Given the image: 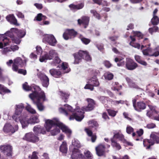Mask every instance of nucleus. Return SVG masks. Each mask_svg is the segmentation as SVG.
<instances>
[{"label":"nucleus","mask_w":159,"mask_h":159,"mask_svg":"<svg viewBox=\"0 0 159 159\" xmlns=\"http://www.w3.org/2000/svg\"><path fill=\"white\" fill-rule=\"evenodd\" d=\"M87 101L88 103L87 106H84L80 109L78 106H77L73 110L71 106L67 104L64 105L63 107H60L59 109V112L66 116L69 115L67 111H70L72 114L70 116L69 120H72L75 119L78 121H81L84 117V111H90L93 110L95 107V101L91 98H87Z\"/></svg>","instance_id":"f257e3e1"},{"label":"nucleus","mask_w":159,"mask_h":159,"mask_svg":"<svg viewBox=\"0 0 159 159\" xmlns=\"http://www.w3.org/2000/svg\"><path fill=\"white\" fill-rule=\"evenodd\" d=\"M25 107L24 104L20 103L15 106L14 114L12 116L13 119L16 122H20L22 125L23 128L27 127L29 124H34L39 122V115H33L29 118H26V116L24 113H22Z\"/></svg>","instance_id":"f03ea898"},{"label":"nucleus","mask_w":159,"mask_h":159,"mask_svg":"<svg viewBox=\"0 0 159 159\" xmlns=\"http://www.w3.org/2000/svg\"><path fill=\"white\" fill-rule=\"evenodd\" d=\"M23 88L26 91H32V93L29 95V98L33 101L34 103L36 104L39 111H43L44 107L41 102L46 100L44 92L38 86L34 85L32 87L29 86L27 82L23 84Z\"/></svg>","instance_id":"7ed1b4c3"},{"label":"nucleus","mask_w":159,"mask_h":159,"mask_svg":"<svg viewBox=\"0 0 159 159\" xmlns=\"http://www.w3.org/2000/svg\"><path fill=\"white\" fill-rule=\"evenodd\" d=\"M45 126L47 131H49L52 135H55L60 131L58 123V119L54 118L52 120H46Z\"/></svg>","instance_id":"20e7f679"},{"label":"nucleus","mask_w":159,"mask_h":159,"mask_svg":"<svg viewBox=\"0 0 159 159\" xmlns=\"http://www.w3.org/2000/svg\"><path fill=\"white\" fill-rule=\"evenodd\" d=\"M81 147L79 141L77 139H74L72 141V145L70 148L72 152L71 159H83V155L78 148Z\"/></svg>","instance_id":"39448f33"},{"label":"nucleus","mask_w":159,"mask_h":159,"mask_svg":"<svg viewBox=\"0 0 159 159\" xmlns=\"http://www.w3.org/2000/svg\"><path fill=\"white\" fill-rule=\"evenodd\" d=\"M11 41L10 39L4 34H0V48L10 45V47L11 51L14 52L19 49V47L17 45H11Z\"/></svg>","instance_id":"423d86ee"},{"label":"nucleus","mask_w":159,"mask_h":159,"mask_svg":"<svg viewBox=\"0 0 159 159\" xmlns=\"http://www.w3.org/2000/svg\"><path fill=\"white\" fill-rule=\"evenodd\" d=\"M157 133L153 132L150 135V139H145L143 141V144L144 147H146V149H148L151 146L155 143H159V137L157 136Z\"/></svg>","instance_id":"0eeeda50"},{"label":"nucleus","mask_w":159,"mask_h":159,"mask_svg":"<svg viewBox=\"0 0 159 159\" xmlns=\"http://www.w3.org/2000/svg\"><path fill=\"white\" fill-rule=\"evenodd\" d=\"M22 57L23 60L19 57H16L14 59L12 67V69L13 71L17 72L19 67H22L26 65L28 59L24 55L22 56Z\"/></svg>","instance_id":"6e6552de"},{"label":"nucleus","mask_w":159,"mask_h":159,"mask_svg":"<svg viewBox=\"0 0 159 159\" xmlns=\"http://www.w3.org/2000/svg\"><path fill=\"white\" fill-rule=\"evenodd\" d=\"M75 58V64H78L79 61L82 59H85L87 61H90L91 60V58L86 51H80L77 53H75L74 55Z\"/></svg>","instance_id":"1a4fd4ad"},{"label":"nucleus","mask_w":159,"mask_h":159,"mask_svg":"<svg viewBox=\"0 0 159 159\" xmlns=\"http://www.w3.org/2000/svg\"><path fill=\"white\" fill-rule=\"evenodd\" d=\"M43 41L52 46H55L57 43L55 37L52 34L45 35L43 39Z\"/></svg>","instance_id":"9d476101"},{"label":"nucleus","mask_w":159,"mask_h":159,"mask_svg":"<svg viewBox=\"0 0 159 159\" xmlns=\"http://www.w3.org/2000/svg\"><path fill=\"white\" fill-rule=\"evenodd\" d=\"M113 136L111 139H113L115 140L116 139H118L121 141L123 143H126L128 145L132 146V144L131 143L127 142L124 138L123 135L121 133V132L120 130H114L113 131Z\"/></svg>","instance_id":"9b49d317"},{"label":"nucleus","mask_w":159,"mask_h":159,"mask_svg":"<svg viewBox=\"0 0 159 159\" xmlns=\"http://www.w3.org/2000/svg\"><path fill=\"white\" fill-rule=\"evenodd\" d=\"M0 150L7 156L11 157L12 153V147L9 144H5L0 147Z\"/></svg>","instance_id":"f8f14e48"},{"label":"nucleus","mask_w":159,"mask_h":159,"mask_svg":"<svg viewBox=\"0 0 159 159\" xmlns=\"http://www.w3.org/2000/svg\"><path fill=\"white\" fill-rule=\"evenodd\" d=\"M18 129V127L17 125H16L13 127L9 123H6L3 129L5 132L12 134L17 131Z\"/></svg>","instance_id":"ddd939ff"},{"label":"nucleus","mask_w":159,"mask_h":159,"mask_svg":"<svg viewBox=\"0 0 159 159\" xmlns=\"http://www.w3.org/2000/svg\"><path fill=\"white\" fill-rule=\"evenodd\" d=\"M14 34H15L13 32L11 31V30H10L7 31L5 33L4 35L6 36V35H7L10 37L11 38L10 39L11 40V42H12L13 43L17 44H20L21 41V38H19V37L15 36Z\"/></svg>","instance_id":"4468645a"},{"label":"nucleus","mask_w":159,"mask_h":159,"mask_svg":"<svg viewBox=\"0 0 159 159\" xmlns=\"http://www.w3.org/2000/svg\"><path fill=\"white\" fill-rule=\"evenodd\" d=\"M23 139L27 141L32 143H35L39 140V137L35 135L33 133L26 134L23 137Z\"/></svg>","instance_id":"2eb2a0df"},{"label":"nucleus","mask_w":159,"mask_h":159,"mask_svg":"<svg viewBox=\"0 0 159 159\" xmlns=\"http://www.w3.org/2000/svg\"><path fill=\"white\" fill-rule=\"evenodd\" d=\"M110 145L108 144L104 145L103 144L99 145L95 148V150L98 156H101L103 155L104 153L106 148H109Z\"/></svg>","instance_id":"dca6fc26"},{"label":"nucleus","mask_w":159,"mask_h":159,"mask_svg":"<svg viewBox=\"0 0 159 159\" xmlns=\"http://www.w3.org/2000/svg\"><path fill=\"white\" fill-rule=\"evenodd\" d=\"M37 76L42 81L43 86L47 88L49 84V80L48 77L44 74L40 72L37 73Z\"/></svg>","instance_id":"f3484780"},{"label":"nucleus","mask_w":159,"mask_h":159,"mask_svg":"<svg viewBox=\"0 0 159 159\" xmlns=\"http://www.w3.org/2000/svg\"><path fill=\"white\" fill-rule=\"evenodd\" d=\"M77 32L73 29L67 30L63 34V36L64 39L68 40L74 37L76 34Z\"/></svg>","instance_id":"a211bd4d"},{"label":"nucleus","mask_w":159,"mask_h":159,"mask_svg":"<svg viewBox=\"0 0 159 159\" xmlns=\"http://www.w3.org/2000/svg\"><path fill=\"white\" fill-rule=\"evenodd\" d=\"M125 66L126 68L130 70H133L137 67V64L130 58H126Z\"/></svg>","instance_id":"6ab92c4d"},{"label":"nucleus","mask_w":159,"mask_h":159,"mask_svg":"<svg viewBox=\"0 0 159 159\" xmlns=\"http://www.w3.org/2000/svg\"><path fill=\"white\" fill-rule=\"evenodd\" d=\"M12 32H13L14 34H16L17 37L21 39L23 38L25 35L26 32L24 30H19L16 28H12L11 29Z\"/></svg>","instance_id":"aec40b11"},{"label":"nucleus","mask_w":159,"mask_h":159,"mask_svg":"<svg viewBox=\"0 0 159 159\" xmlns=\"http://www.w3.org/2000/svg\"><path fill=\"white\" fill-rule=\"evenodd\" d=\"M58 125L59 126V129H61L62 131L66 134L68 136V137H70V135L71 133V131L67 127L63 124L62 123L60 122L59 121Z\"/></svg>","instance_id":"412c9836"},{"label":"nucleus","mask_w":159,"mask_h":159,"mask_svg":"<svg viewBox=\"0 0 159 159\" xmlns=\"http://www.w3.org/2000/svg\"><path fill=\"white\" fill-rule=\"evenodd\" d=\"M49 52H44L43 54L40 55L39 60L41 62H46L47 60H52L51 58Z\"/></svg>","instance_id":"4be33fe9"},{"label":"nucleus","mask_w":159,"mask_h":159,"mask_svg":"<svg viewBox=\"0 0 159 159\" xmlns=\"http://www.w3.org/2000/svg\"><path fill=\"white\" fill-rule=\"evenodd\" d=\"M148 56H150L157 57L159 55V46L154 49L148 47Z\"/></svg>","instance_id":"5701e85b"},{"label":"nucleus","mask_w":159,"mask_h":159,"mask_svg":"<svg viewBox=\"0 0 159 159\" xmlns=\"http://www.w3.org/2000/svg\"><path fill=\"white\" fill-rule=\"evenodd\" d=\"M89 18L86 16H83L82 18V20L79 19L78 20V23L80 25L82 24L84 25V28H86L88 25L89 22Z\"/></svg>","instance_id":"b1692460"},{"label":"nucleus","mask_w":159,"mask_h":159,"mask_svg":"<svg viewBox=\"0 0 159 159\" xmlns=\"http://www.w3.org/2000/svg\"><path fill=\"white\" fill-rule=\"evenodd\" d=\"M7 20L11 23L16 26L19 25L17 22V20L13 14H10L6 17Z\"/></svg>","instance_id":"393cba45"},{"label":"nucleus","mask_w":159,"mask_h":159,"mask_svg":"<svg viewBox=\"0 0 159 159\" xmlns=\"http://www.w3.org/2000/svg\"><path fill=\"white\" fill-rule=\"evenodd\" d=\"M49 71L50 74L55 78L59 77L61 75V71L58 69H52Z\"/></svg>","instance_id":"a878e982"},{"label":"nucleus","mask_w":159,"mask_h":159,"mask_svg":"<svg viewBox=\"0 0 159 159\" xmlns=\"http://www.w3.org/2000/svg\"><path fill=\"white\" fill-rule=\"evenodd\" d=\"M34 132L38 135L39 134H44L46 133V131L42 127L39 125H37L34 127L33 129Z\"/></svg>","instance_id":"bb28decb"},{"label":"nucleus","mask_w":159,"mask_h":159,"mask_svg":"<svg viewBox=\"0 0 159 159\" xmlns=\"http://www.w3.org/2000/svg\"><path fill=\"white\" fill-rule=\"evenodd\" d=\"M146 107L144 103L140 102H137V105L134 107V108L137 111H141L142 110L146 108Z\"/></svg>","instance_id":"cd10ccee"},{"label":"nucleus","mask_w":159,"mask_h":159,"mask_svg":"<svg viewBox=\"0 0 159 159\" xmlns=\"http://www.w3.org/2000/svg\"><path fill=\"white\" fill-rule=\"evenodd\" d=\"M84 6V3L82 2L77 5L70 4L69 5V7L72 10H77L82 9Z\"/></svg>","instance_id":"c85d7f7f"},{"label":"nucleus","mask_w":159,"mask_h":159,"mask_svg":"<svg viewBox=\"0 0 159 159\" xmlns=\"http://www.w3.org/2000/svg\"><path fill=\"white\" fill-rule=\"evenodd\" d=\"M88 83L94 86H98L99 85V81L96 76H95L89 80Z\"/></svg>","instance_id":"c756f323"},{"label":"nucleus","mask_w":159,"mask_h":159,"mask_svg":"<svg viewBox=\"0 0 159 159\" xmlns=\"http://www.w3.org/2000/svg\"><path fill=\"white\" fill-rule=\"evenodd\" d=\"M85 130L88 135L91 138L92 142H94L96 139V136L95 134H93L91 130L88 129H85Z\"/></svg>","instance_id":"7c9ffc66"},{"label":"nucleus","mask_w":159,"mask_h":159,"mask_svg":"<svg viewBox=\"0 0 159 159\" xmlns=\"http://www.w3.org/2000/svg\"><path fill=\"white\" fill-rule=\"evenodd\" d=\"M11 91L3 85L0 84V94L3 95L5 93H10Z\"/></svg>","instance_id":"2f4dec72"},{"label":"nucleus","mask_w":159,"mask_h":159,"mask_svg":"<svg viewBox=\"0 0 159 159\" xmlns=\"http://www.w3.org/2000/svg\"><path fill=\"white\" fill-rule=\"evenodd\" d=\"M111 145L116 150H119L121 148L120 144L118 143L115 140L113 139H111Z\"/></svg>","instance_id":"473e14b6"},{"label":"nucleus","mask_w":159,"mask_h":159,"mask_svg":"<svg viewBox=\"0 0 159 159\" xmlns=\"http://www.w3.org/2000/svg\"><path fill=\"white\" fill-rule=\"evenodd\" d=\"M60 150L62 153L65 154L67 151L66 143L65 142H63L60 148Z\"/></svg>","instance_id":"72a5a7b5"},{"label":"nucleus","mask_w":159,"mask_h":159,"mask_svg":"<svg viewBox=\"0 0 159 159\" xmlns=\"http://www.w3.org/2000/svg\"><path fill=\"white\" fill-rule=\"evenodd\" d=\"M61 70L64 73H67L70 71V69L68 68V65L67 63L66 62H63L62 63Z\"/></svg>","instance_id":"f704fd0d"},{"label":"nucleus","mask_w":159,"mask_h":159,"mask_svg":"<svg viewBox=\"0 0 159 159\" xmlns=\"http://www.w3.org/2000/svg\"><path fill=\"white\" fill-rule=\"evenodd\" d=\"M124 58L116 57L115 59V61L116 62H118L117 65L118 66H122L125 65V61L123 60Z\"/></svg>","instance_id":"c9c22d12"},{"label":"nucleus","mask_w":159,"mask_h":159,"mask_svg":"<svg viewBox=\"0 0 159 159\" xmlns=\"http://www.w3.org/2000/svg\"><path fill=\"white\" fill-rule=\"evenodd\" d=\"M130 38L132 42L130 43V45L134 48L139 49L140 48V45L138 43H134L133 42L135 40L134 37V36H130Z\"/></svg>","instance_id":"e433bc0d"},{"label":"nucleus","mask_w":159,"mask_h":159,"mask_svg":"<svg viewBox=\"0 0 159 159\" xmlns=\"http://www.w3.org/2000/svg\"><path fill=\"white\" fill-rule=\"evenodd\" d=\"M98 98L102 103L105 105L108 103L109 99L108 98L103 96H100L98 97Z\"/></svg>","instance_id":"4c0bfd02"},{"label":"nucleus","mask_w":159,"mask_h":159,"mask_svg":"<svg viewBox=\"0 0 159 159\" xmlns=\"http://www.w3.org/2000/svg\"><path fill=\"white\" fill-rule=\"evenodd\" d=\"M26 104L27 105L25 107L26 110L31 114H34L36 113V110L33 109L28 103H26Z\"/></svg>","instance_id":"58836bf2"},{"label":"nucleus","mask_w":159,"mask_h":159,"mask_svg":"<svg viewBox=\"0 0 159 159\" xmlns=\"http://www.w3.org/2000/svg\"><path fill=\"white\" fill-rule=\"evenodd\" d=\"M60 95L62 99L64 100V101L65 102H66V100L68 98L69 96L70 95L68 93L60 92Z\"/></svg>","instance_id":"ea45409f"},{"label":"nucleus","mask_w":159,"mask_h":159,"mask_svg":"<svg viewBox=\"0 0 159 159\" xmlns=\"http://www.w3.org/2000/svg\"><path fill=\"white\" fill-rule=\"evenodd\" d=\"M84 154L87 159H93V155L89 150H85L84 152Z\"/></svg>","instance_id":"a19ab883"},{"label":"nucleus","mask_w":159,"mask_h":159,"mask_svg":"<svg viewBox=\"0 0 159 159\" xmlns=\"http://www.w3.org/2000/svg\"><path fill=\"white\" fill-rule=\"evenodd\" d=\"M104 76L105 79L110 80L113 79V75L111 73L107 72L104 73Z\"/></svg>","instance_id":"79ce46f5"},{"label":"nucleus","mask_w":159,"mask_h":159,"mask_svg":"<svg viewBox=\"0 0 159 159\" xmlns=\"http://www.w3.org/2000/svg\"><path fill=\"white\" fill-rule=\"evenodd\" d=\"M152 23L154 25H157L159 23V19L157 16H153L151 20Z\"/></svg>","instance_id":"37998d69"},{"label":"nucleus","mask_w":159,"mask_h":159,"mask_svg":"<svg viewBox=\"0 0 159 159\" xmlns=\"http://www.w3.org/2000/svg\"><path fill=\"white\" fill-rule=\"evenodd\" d=\"M2 53L3 55H7L10 52H11L10 47H7L2 48Z\"/></svg>","instance_id":"c03bdc74"},{"label":"nucleus","mask_w":159,"mask_h":159,"mask_svg":"<svg viewBox=\"0 0 159 159\" xmlns=\"http://www.w3.org/2000/svg\"><path fill=\"white\" fill-rule=\"evenodd\" d=\"M119 87H120L121 88V86L120 85L119 86V84L118 82H113L112 84V87H111V89H113V90H117L118 91L120 89L119 88Z\"/></svg>","instance_id":"a18cd8bd"},{"label":"nucleus","mask_w":159,"mask_h":159,"mask_svg":"<svg viewBox=\"0 0 159 159\" xmlns=\"http://www.w3.org/2000/svg\"><path fill=\"white\" fill-rule=\"evenodd\" d=\"M126 80L130 87L134 88H137V85L134 83H133L132 81L129 78L127 77H126Z\"/></svg>","instance_id":"49530a36"},{"label":"nucleus","mask_w":159,"mask_h":159,"mask_svg":"<svg viewBox=\"0 0 159 159\" xmlns=\"http://www.w3.org/2000/svg\"><path fill=\"white\" fill-rule=\"evenodd\" d=\"M53 61L51 62V64L52 66H56V64H59L61 61V60L57 56H55Z\"/></svg>","instance_id":"de8ad7c7"},{"label":"nucleus","mask_w":159,"mask_h":159,"mask_svg":"<svg viewBox=\"0 0 159 159\" xmlns=\"http://www.w3.org/2000/svg\"><path fill=\"white\" fill-rule=\"evenodd\" d=\"M49 54L50 57L51 58L52 60L53 58L55 56H57L58 55V54L56 51L51 49L49 51Z\"/></svg>","instance_id":"09e8293b"},{"label":"nucleus","mask_w":159,"mask_h":159,"mask_svg":"<svg viewBox=\"0 0 159 159\" xmlns=\"http://www.w3.org/2000/svg\"><path fill=\"white\" fill-rule=\"evenodd\" d=\"M47 18L45 16H43L41 13H39L38 14L36 17H35V18L37 20L41 21L42 20H45Z\"/></svg>","instance_id":"8fccbe9b"},{"label":"nucleus","mask_w":159,"mask_h":159,"mask_svg":"<svg viewBox=\"0 0 159 159\" xmlns=\"http://www.w3.org/2000/svg\"><path fill=\"white\" fill-rule=\"evenodd\" d=\"M125 103V101L122 100H120L119 101L114 100L111 101V104L116 106H117L120 104H124Z\"/></svg>","instance_id":"3c124183"},{"label":"nucleus","mask_w":159,"mask_h":159,"mask_svg":"<svg viewBox=\"0 0 159 159\" xmlns=\"http://www.w3.org/2000/svg\"><path fill=\"white\" fill-rule=\"evenodd\" d=\"M90 12L93 15L97 18L99 20L100 19V16L99 14L94 10H92L90 11Z\"/></svg>","instance_id":"603ef678"},{"label":"nucleus","mask_w":159,"mask_h":159,"mask_svg":"<svg viewBox=\"0 0 159 159\" xmlns=\"http://www.w3.org/2000/svg\"><path fill=\"white\" fill-rule=\"evenodd\" d=\"M89 125L92 127H97L98 126V124L97 122L94 120L89 121L88 122Z\"/></svg>","instance_id":"864d4df0"},{"label":"nucleus","mask_w":159,"mask_h":159,"mask_svg":"<svg viewBox=\"0 0 159 159\" xmlns=\"http://www.w3.org/2000/svg\"><path fill=\"white\" fill-rule=\"evenodd\" d=\"M80 39L82 42L85 44H88L90 41L89 39L83 37H81V36L80 37Z\"/></svg>","instance_id":"5fc2aeb1"},{"label":"nucleus","mask_w":159,"mask_h":159,"mask_svg":"<svg viewBox=\"0 0 159 159\" xmlns=\"http://www.w3.org/2000/svg\"><path fill=\"white\" fill-rule=\"evenodd\" d=\"M107 111L109 115L110 116L114 117L116 115L117 111L111 109L107 110Z\"/></svg>","instance_id":"6e6d98bb"},{"label":"nucleus","mask_w":159,"mask_h":159,"mask_svg":"<svg viewBox=\"0 0 159 159\" xmlns=\"http://www.w3.org/2000/svg\"><path fill=\"white\" fill-rule=\"evenodd\" d=\"M148 43V40L147 38H145L144 40H143V43H142V45L141 46V49H142L144 47H146L147 45H148V46L150 45L149 44H147Z\"/></svg>","instance_id":"4d7b16f0"},{"label":"nucleus","mask_w":159,"mask_h":159,"mask_svg":"<svg viewBox=\"0 0 159 159\" xmlns=\"http://www.w3.org/2000/svg\"><path fill=\"white\" fill-rule=\"evenodd\" d=\"M134 131V129L131 126L128 125L126 128V132L128 134H131Z\"/></svg>","instance_id":"13d9d810"},{"label":"nucleus","mask_w":159,"mask_h":159,"mask_svg":"<svg viewBox=\"0 0 159 159\" xmlns=\"http://www.w3.org/2000/svg\"><path fill=\"white\" fill-rule=\"evenodd\" d=\"M158 28L157 26H154L153 28H150L149 29V31L151 34H152L153 32L158 31Z\"/></svg>","instance_id":"bf43d9fd"},{"label":"nucleus","mask_w":159,"mask_h":159,"mask_svg":"<svg viewBox=\"0 0 159 159\" xmlns=\"http://www.w3.org/2000/svg\"><path fill=\"white\" fill-rule=\"evenodd\" d=\"M29 157L31 159H38L37 153L35 152H33L31 156L30 157V155H29Z\"/></svg>","instance_id":"052dcab7"},{"label":"nucleus","mask_w":159,"mask_h":159,"mask_svg":"<svg viewBox=\"0 0 159 159\" xmlns=\"http://www.w3.org/2000/svg\"><path fill=\"white\" fill-rule=\"evenodd\" d=\"M36 52L38 55H41V54L42 53L43 50L39 46H37L36 47Z\"/></svg>","instance_id":"680f3d73"},{"label":"nucleus","mask_w":159,"mask_h":159,"mask_svg":"<svg viewBox=\"0 0 159 159\" xmlns=\"http://www.w3.org/2000/svg\"><path fill=\"white\" fill-rule=\"evenodd\" d=\"M156 127L155 124L151 123L147 124L146 127L148 129H151L155 128Z\"/></svg>","instance_id":"e2e57ef3"},{"label":"nucleus","mask_w":159,"mask_h":159,"mask_svg":"<svg viewBox=\"0 0 159 159\" xmlns=\"http://www.w3.org/2000/svg\"><path fill=\"white\" fill-rule=\"evenodd\" d=\"M93 86H94L90 84L89 83L86 85L84 88L85 89H89L91 90H93L94 89Z\"/></svg>","instance_id":"0e129e2a"},{"label":"nucleus","mask_w":159,"mask_h":159,"mask_svg":"<svg viewBox=\"0 0 159 159\" xmlns=\"http://www.w3.org/2000/svg\"><path fill=\"white\" fill-rule=\"evenodd\" d=\"M133 34L135 36H137L140 38H142L143 35L142 34L139 32H133Z\"/></svg>","instance_id":"69168bd1"},{"label":"nucleus","mask_w":159,"mask_h":159,"mask_svg":"<svg viewBox=\"0 0 159 159\" xmlns=\"http://www.w3.org/2000/svg\"><path fill=\"white\" fill-rule=\"evenodd\" d=\"M18 72V73L23 74L24 75H25L26 74V71L25 70H24L22 69H18V71H17Z\"/></svg>","instance_id":"338daca9"},{"label":"nucleus","mask_w":159,"mask_h":159,"mask_svg":"<svg viewBox=\"0 0 159 159\" xmlns=\"http://www.w3.org/2000/svg\"><path fill=\"white\" fill-rule=\"evenodd\" d=\"M104 64L107 68H109L111 66V64L108 61H106L104 62Z\"/></svg>","instance_id":"774afa93"}]
</instances>
